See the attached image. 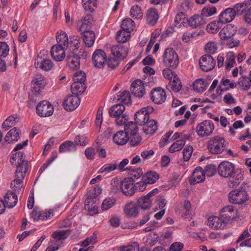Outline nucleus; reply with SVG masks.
Segmentation results:
<instances>
[{"label":"nucleus","mask_w":251,"mask_h":251,"mask_svg":"<svg viewBox=\"0 0 251 251\" xmlns=\"http://www.w3.org/2000/svg\"><path fill=\"white\" fill-rule=\"evenodd\" d=\"M217 171L221 176L231 178L227 183L231 188L237 186L243 179L241 171L235 169L234 165L229 161H224L220 163Z\"/></svg>","instance_id":"f03ea898"},{"label":"nucleus","mask_w":251,"mask_h":251,"mask_svg":"<svg viewBox=\"0 0 251 251\" xmlns=\"http://www.w3.org/2000/svg\"><path fill=\"white\" fill-rule=\"evenodd\" d=\"M188 22L189 25L193 28L202 27L207 22L201 13L200 15H195L192 16Z\"/></svg>","instance_id":"a878e982"},{"label":"nucleus","mask_w":251,"mask_h":251,"mask_svg":"<svg viewBox=\"0 0 251 251\" xmlns=\"http://www.w3.org/2000/svg\"><path fill=\"white\" fill-rule=\"evenodd\" d=\"M199 65L202 71L208 72L214 68L216 61L211 55L205 54L201 57Z\"/></svg>","instance_id":"1a4fd4ad"},{"label":"nucleus","mask_w":251,"mask_h":251,"mask_svg":"<svg viewBox=\"0 0 251 251\" xmlns=\"http://www.w3.org/2000/svg\"><path fill=\"white\" fill-rule=\"evenodd\" d=\"M130 16L135 19H139L143 16L140 7L137 5L133 6L130 11Z\"/></svg>","instance_id":"680f3d73"},{"label":"nucleus","mask_w":251,"mask_h":251,"mask_svg":"<svg viewBox=\"0 0 251 251\" xmlns=\"http://www.w3.org/2000/svg\"><path fill=\"white\" fill-rule=\"evenodd\" d=\"M217 13L216 8L212 5L206 6L203 7L201 11V14L202 16L205 18L207 22L208 21V17L211 16Z\"/></svg>","instance_id":"79ce46f5"},{"label":"nucleus","mask_w":251,"mask_h":251,"mask_svg":"<svg viewBox=\"0 0 251 251\" xmlns=\"http://www.w3.org/2000/svg\"><path fill=\"white\" fill-rule=\"evenodd\" d=\"M113 140L116 144L122 146L128 141V135L124 131H119L113 135Z\"/></svg>","instance_id":"7c9ffc66"},{"label":"nucleus","mask_w":251,"mask_h":251,"mask_svg":"<svg viewBox=\"0 0 251 251\" xmlns=\"http://www.w3.org/2000/svg\"><path fill=\"white\" fill-rule=\"evenodd\" d=\"M214 129L213 122L210 120H205L197 125L196 131L199 136L203 137L211 135Z\"/></svg>","instance_id":"39448f33"},{"label":"nucleus","mask_w":251,"mask_h":251,"mask_svg":"<svg viewBox=\"0 0 251 251\" xmlns=\"http://www.w3.org/2000/svg\"><path fill=\"white\" fill-rule=\"evenodd\" d=\"M117 97L118 100H121L122 103L121 104L124 105L125 104H130L131 103L130 93L127 91L119 92V94L117 95Z\"/></svg>","instance_id":"49530a36"},{"label":"nucleus","mask_w":251,"mask_h":251,"mask_svg":"<svg viewBox=\"0 0 251 251\" xmlns=\"http://www.w3.org/2000/svg\"><path fill=\"white\" fill-rule=\"evenodd\" d=\"M97 0H82V5L86 11L92 12L94 10Z\"/></svg>","instance_id":"13d9d810"},{"label":"nucleus","mask_w":251,"mask_h":251,"mask_svg":"<svg viewBox=\"0 0 251 251\" xmlns=\"http://www.w3.org/2000/svg\"><path fill=\"white\" fill-rule=\"evenodd\" d=\"M225 139L217 135L210 138L207 142V149L213 154L221 153L226 147Z\"/></svg>","instance_id":"7ed1b4c3"},{"label":"nucleus","mask_w":251,"mask_h":251,"mask_svg":"<svg viewBox=\"0 0 251 251\" xmlns=\"http://www.w3.org/2000/svg\"><path fill=\"white\" fill-rule=\"evenodd\" d=\"M76 145L72 141H66L61 144L59 146V151L65 152L75 151Z\"/></svg>","instance_id":"09e8293b"},{"label":"nucleus","mask_w":251,"mask_h":251,"mask_svg":"<svg viewBox=\"0 0 251 251\" xmlns=\"http://www.w3.org/2000/svg\"><path fill=\"white\" fill-rule=\"evenodd\" d=\"M120 63V58L116 56H110L107 60V65L111 69H114L118 67Z\"/></svg>","instance_id":"0e129e2a"},{"label":"nucleus","mask_w":251,"mask_h":251,"mask_svg":"<svg viewBox=\"0 0 251 251\" xmlns=\"http://www.w3.org/2000/svg\"><path fill=\"white\" fill-rule=\"evenodd\" d=\"M111 50L114 56H116L121 59H124L128 53L127 48L122 45L113 46L111 49Z\"/></svg>","instance_id":"b1692460"},{"label":"nucleus","mask_w":251,"mask_h":251,"mask_svg":"<svg viewBox=\"0 0 251 251\" xmlns=\"http://www.w3.org/2000/svg\"><path fill=\"white\" fill-rule=\"evenodd\" d=\"M126 169L128 171V175L131 178V180H134V179H138L143 176V172L141 168H133L132 167L127 168Z\"/></svg>","instance_id":"a19ab883"},{"label":"nucleus","mask_w":251,"mask_h":251,"mask_svg":"<svg viewBox=\"0 0 251 251\" xmlns=\"http://www.w3.org/2000/svg\"><path fill=\"white\" fill-rule=\"evenodd\" d=\"M236 30L233 26L227 25L220 31L219 35L222 40H226L232 38L235 34Z\"/></svg>","instance_id":"cd10ccee"},{"label":"nucleus","mask_w":251,"mask_h":251,"mask_svg":"<svg viewBox=\"0 0 251 251\" xmlns=\"http://www.w3.org/2000/svg\"><path fill=\"white\" fill-rule=\"evenodd\" d=\"M115 203V200L112 198L105 199L101 205V209L102 210H107L111 208Z\"/></svg>","instance_id":"338daca9"},{"label":"nucleus","mask_w":251,"mask_h":251,"mask_svg":"<svg viewBox=\"0 0 251 251\" xmlns=\"http://www.w3.org/2000/svg\"><path fill=\"white\" fill-rule=\"evenodd\" d=\"M205 87V85L202 79H198L193 83V89L197 92H202Z\"/></svg>","instance_id":"052dcab7"},{"label":"nucleus","mask_w":251,"mask_h":251,"mask_svg":"<svg viewBox=\"0 0 251 251\" xmlns=\"http://www.w3.org/2000/svg\"><path fill=\"white\" fill-rule=\"evenodd\" d=\"M11 187L14 188V192L9 191L5 194L3 202L8 208H12L14 207L17 203L18 198L16 193H20V192H23L24 190V187L23 189L19 190H16L15 187Z\"/></svg>","instance_id":"f8f14e48"},{"label":"nucleus","mask_w":251,"mask_h":251,"mask_svg":"<svg viewBox=\"0 0 251 251\" xmlns=\"http://www.w3.org/2000/svg\"><path fill=\"white\" fill-rule=\"evenodd\" d=\"M205 174L204 170L201 167H197L193 171L190 183L191 184H195L201 182L205 179Z\"/></svg>","instance_id":"5701e85b"},{"label":"nucleus","mask_w":251,"mask_h":251,"mask_svg":"<svg viewBox=\"0 0 251 251\" xmlns=\"http://www.w3.org/2000/svg\"><path fill=\"white\" fill-rule=\"evenodd\" d=\"M251 4V0L245 1L243 2L237 3L234 5V8H232L234 10L235 15L236 14L241 15L246 13V11L250 8Z\"/></svg>","instance_id":"f704fd0d"},{"label":"nucleus","mask_w":251,"mask_h":251,"mask_svg":"<svg viewBox=\"0 0 251 251\" xmlns=\"http://www.w3.org/2000/svg\"><path fill=\"white\" fill-rule=\"evenodd\" d=\"M217 170L216 166L212 164L207 165L205 166L204 171L205 176L208 177L213 176L216 174Z\"/></svg>","instance_id":"69168bd1"},{"label":"nucleus","mask_w":251,"mask_h":251,"mask_svg":"<svg viewBox=\"0 0 251 251\" xmlns=\"http://www.w3.org/2000/svg\"><path fill=\"white\" fill-rule=\"evenodd\" d=\"M19 116L14 114L9 116L2 123V128L7 130L19 122Z\"/></svg>","instance_id":"2f4dec72"},{"label":"nucleus","mask_w":251,"mask_h":251,"mask_svg":"<svg viewBox=\"0 0 251 251\" xmlns=\"http://www.w3.org/2000/svg\"><path fill=\"white\" fill-rule=\"evenodd\" d=\"M143 130L146 134H152L157 129V122L154 120H149L143 125Z\"/></svg>","instance_id":"473e14b6"},{"label":"nucleus","mask_w":251,"mask_h":251,"mask_svg":"<svg viewBox=\"0 0 251 251\" xmlns=\"http://www.w3.org/2000/svg\"><path fill=\"white\" fill-rule=\"evenodd\" d=\"M94 23V20L92 15H87L82 18V21L80 22L77 26H79V31H84L90 28L92 25Z\"/></svg>","instance_id":"c85d7f7f"},{"label":"nucleus","mask_w":251,"mask_h":251,"mask_svg":"<svg viewBox=\"0 0 251 251\" xmlns=\"http://www.w3.org/2000/svg\"><path fill=\"white\" fill-rule=\"evenodd\" d=\"M150 96L152 101L157 104L163 103L166 99V93L161 88L153 89L151 92Z\"/></svg>","instance_id":"2eb2a0df"},{"label":"nucleus","mask_w":251,"mask_h":251,"mask_svg":"<svg viewBox=\"0 0 251 251\" xmlns=\"http://www.w3.org/2000/svg\"><path fill=\"white\" fill-rule=\"evenodd\" d=\"M34 65L37 69H40L45 72L50 71L54 66L50 59L42 58L40 57L39 55L35 59Z\"/></svg>","instance_id":"a211bd4d"},{"label":"nucleus","mask_w":251,"mask_h":251,"mask_svg":"<svg viewBox=\"0 0 251 251\" xmlns=\"http://www.w3.org/2000/svg\"><path fill=\"white\" fill-rule=\"evenodd\" d=\"M152 200L147 198L145 196L140 197L137 201V205L143 209H148L151 205Z\"/></svg>","instance_id":"c03bdc74"},{"label":"nucleus","mask_w":251,"mask_h":251,"mask_svg":"<svg viewBox=\"0 0 251 251\" xmlns=\"http://www.w3.org/2000/svg\"><path fill=\"white\" fill-rule=\"evenodd\" d=\"M86 88L85 83L74 82L71 85V91L73 95L78 96L85 91Z\"/></svg>","instance_id":"58836bf2"},{"label":"nucleus","mask_w":251,"mask_h":251,"mask_svg":"<svg viewBox=\"0 0 251 251\" xmlns=\"http://www.w3.org/2000/svg\"><path fill=\"white\" fill-rule=\"evenodd\" d=\"M235 17L234 10L231 8H228L222 11L219 15V22L224 25L231 22Z\"/></svg>","instance_id":"aec40b11"},{"label":"nucleus","mask_w":251,"mask_h":251,"mask_svg":"<svg viewBox=\"0 0 251 251\" xmlns=\"http://www.w3.org/2000/svg\"><path fill=\"white\" fill-rule=\"evenodd\" d=\"M67 34L63 31L58 32L56 35V40L57 42V45L63 46L68 48L69 41Z\"/></svg>","instance_id":"ea45409f"},{"label":"nucleus","mask_w":251,"mask_h":251,"mask_svg":"<svg viewBox=\"0 0 251 251\" xmlns=\"http://www.w3.org/2000/svg\"><path fill=\"white\" fill-rule=\"evenodd\" d=\"M185 145L184 140L180 139L176 140L169 148V151L171 153L179 151L181 150Z\"/></svg>","instance_id":"6e6d98bb"},{"label":"nucleus","mask_w":251,"mask_h":251,"mask_svg":"<svg viewBox=\"0 0 251 251\" xmlns=\"http://www.w3.org/2000/svg\"><path fill=\"white\" fill-rule=\"evenodd\" d=\"M130 32L121 29L116 34V39L120 43H126L130 38Z\"/></svg>","instance_id":"37998d69"},{"label":"nucleus","mask_w":251,"mask_h":251,"mask_svg":"<svg viewBox=\"0 0 251 251\" xmlns=\"http://www.w3.org/2000/svg\"><path fill=\"white\" fill-rule=\"evenodd\" d=\"M168 86L174 92H178L181 89V82L179 78L176 76L173 80H170Z\"/></svg>","instance_id":"603ef678"},{"label":"nucleus","mask_w":251,"mask_h":251,"mask_svg":"<svg viewBox=\"0 0 251 251\" xmlns=\"http://www.w3.org/2000/svg\"><path fill=\"white\" fill-rule=\"evenodd\" d=\"M24 153L18 151L13 154L10 158L12 165L18 163L17 169L15 171V178L11 183V185L15 187L16 190L23 189V180L28 170V162L23 159Z\"/></svg>","instance_id":"f257e3e1"},{"label":"nucleus","mask_w":251,"mask_h":251,"mask_svg":"<svg viewBox=\"0 0 251 251\" xmlns=\"http://www.w3.org/2000/svg\"><path fill=\"white\" fill-rule=\"evenodd\" d=\"M164 65L170 68L176 69L178 65V56L175 50L171 48H166L162 55Z\"/></svg>","instance_id":"20e7f679"},{"label":"nucleus","mask_w":251,"mask_h":251,"mask_svg":"<svg viewBox=\"0 0 251 251\" xmlns=\"http://www.w3.org/2000/svg\"><path fill=\"white\" fill-rule=\"evenodd\" d=\"M134 22L129 18H127L123 21L121 28L123 30H126L131 32V30H133Z\"/></svg>","instance_id":"4d7b16f0"},{"label":"nucleus","mask_w":251,"mask_h":251,"mask_svg":"<svg viewBox=\"0 0 251 251\" xmlns=\"http://www.w3.org/2000/svg\"><path fill=\"white\" fill-rule=\"evenodd\" d=\"M223 25L219 22V19L217 21H213L208 24L206 27V29L209 33H215L221 28Z\"/></svg>","instance_id":"3c124183"},{"label":"nucleus","mask_w":251,"mask_h":251,"mask_svg":"<svg viewBox=\"0 0 251 251\" xmlns=\"http://www.w3.org/2000/svg\"><path fill=\"white\" fill-rule=\"evenodd\" d=\"M87 55V52L83 51V54L81 55L82 57L85 58ZM80 56V54L77 55L73 52L68 54L66 58L68 66L73 70L78 69L80 66V59L81 58Z\"/></svg>","instance_id":"ddd939ff"},{"label":"nucleus","mask_w":251,"mask_h":251,"mask_svg":"<svg viewBox=\"0 0 251 251\" xmlns=\"http://www.w3.org/2000/svg\"><path fill=\"white\" fill-rule=\"evenodd\" d=\"M106 54L102 50H96L92 56V63L94 66L97 68H102L104 67L106 60Z\"/></svg>","instance_id":"6e6552de"},{"label":"nucleus","mask_w":251,"mask_h":251,"mask_svg":"<svg viewBox=\"0 0 251 251\" xmlns=\"http://www.w3.org/2000/svg\"><path fill=\"white\" fill-rule=\"evenodd\" d=\"M83 34V41L86 46L92 47L95 40V34L92 30L89 29L81 31Z\"/></svg>","instance_id":"c756f323"},{"label":"nucleus","mask_w":251,"mask_h":251,"mask_svg":"<svg viewBox=\"0 0 251 251\" xmlns=\"http://www.w3.org/2000/svg\"><path fill=\"white\" fill-rule=\"evenodd\" d=\"M125 110V107L123 104H118L110 108L109 114L111 117L116 118L124 114Z\"/></svg>","instance_id":"4c0bfd02"},{"label":"nucleus","mask_w":251,"mask_h":251,"mask_svg":"<svg viewBox=\"0 0 251 251\" xmlns=\"http://www.w3.org/2000/svg\"><path fill=\"white\" fill-rule=\"evenodd\" d=\"M101 191L100 187L96 186L87 193V198L85 201V204L86 208H87L88 210H92V208L89 206L90 204L93 201V199H95V202L98 201V197L100 194Z\"/></svg>","instance_id":"6ab92c4d"},{"label":"nucleus","mask_w":251,"mask_h":251,"mask_svg":"<svg viewBox=\"0 0 251 251\" xmlns=\"http://www.w3.org/2000/svg\"><path fill=\"white\" fill-rule=\"evenodd\" d=\"M80 99L75 95H68L63 101V106L67 111H73L79 105Z\"/></svg>","instance_id":"9b49d317"},{"label":"nucleus","mask_w":251,"mask_h":251,"mask_svg":"<svg viewBox=\"0 0 251 251\" xmlns=\"http://www.w3.org/2000/svg\"><path fill=\"white\" fill-rule=\"evenodd\" d=\"M71 233L70 229L56 231L52 233V237L56 240L66 239Z\"/></svg>","instance_id":"864d4df0"},{"label":"nucleus","mask_w":251,"mask_h":251,"mask_svg":"<svg viewBox=\"0 0 251 251\" xmlns=\"http://www.w3.org/2000/svg\"><path fill=\"white\" fill-rule=\"evenodd\" d=\"M124 210L125 214L129 218L135 217L139 214V207L132 201L125 205Z\"/></svg>","instance_id":"bb28decb"},{"label":"nucleus","mask_w":251,"mask_h":251,"mask_svg":"<svg viewBox=\"0 0 251 251\" xmlns=\"http://www.w3.org/2000/svg\"><path fill=\"white\" fill-rule=\"evenodd\" d=\"M149 119V112L145 107L136 112L134 115L135 123L139 125H145L146 123L148 122Z\"/></svg>","instance_id":"4be33fe9"},{"label":"nucleus","mask_w":251,"mask_h":251,"mask_svg":"<svg viewBox=\"0 0 251 251\" xmlns=\"http://www.w3.org/2000/svg\"><path fill=\"white\" fill-rule=\"evenodd\" d=\"M74 82L85 83L86 81V74L82 71L75 73L73 76Z\"/></svg>","instance_id":"e2e57ef3"},{"label":"nucleus","mask_w":251,"mask_h":251,"mask_svg":"<svg viewBox=\"0 0 251 251\" xmlns=\"http://www.w3.org/2000/svg\"><path fill=\"white\" fill-rule=\"evenodd\" d=\"M220 216L227 224L237 217V210L232 205H227L223 208Z\"/></svg>","instance_id":"4468645a"},{"label":"nucleus","mask_w":251,"mask_h":251,"mask_svg":"<svg viewBox=\"0 0 251 251\" xmlns=\"http://www.w3.org/2000/svg\"><path fill=\"white\" fill-rule=\"evenodd\" d=\"M130 91L135 97L142 98L145 94L144 83L140 79L135 80L131 85Z\"/></svg>","instance_id":"f3484780"},{"label":"nucleus","mask_w":251,"mask_h":251,"mask_svg":"<svg viewBox=\"0 0 251 251\" xmlns=\"http://www.w3.org/2000/svg\"><path fill=\"white\" fill-rule=\"evenodd\" d=\"M238 85L243 91L248 90L251 86V80L247 76H243L239 78Z\"/></svg>","instance_id":"de8ad7c7"},{"label":"nucleus","mask_w":251,"mask_h":251,"mask_svg":"<svg viewBox=\"0 0 251 251\" xmlns=\"http://www.w3.org/2000/svg\"><path fill=\"white\" fill-rule=\"evenodd\" d=\"M136 123L129 122L124 126V132L128 136L132 134L137 133L138 128Z\"/></svg>","instance_id":"a18cd8bd"},{"label":"nucleus","mask_w":251,"mask_h":251,"mask_svg":"<svg viewBox=\"0 0 251 251\" xmlns=\"http://www.w3.org/2000/svg\"><path fill=\"white\" fill-rule=\"evenodd\" d=\"M158 178L159 175L154 171L147 172L142 177V180L146 181L148 185L154 183Z\"/></svg>","instance_id":"c9c22d12"},{"label":"nucleus","mask_w":251,"mask_h":251,"mask_svg":"<svg viewBox=\"0 0 251 251\" xmlns=\"http://www.w3.org/2000/svg\"><path fill=\"white\" fill-rule=\"evenodd\" d=\"M134 182L131 178H125L121 182L120 188L124 195L130 197L135 194Z\"/></svg>","instance_id":"9d476101"},{"label":"nucleus","mask_w":251,"mask_h":251,"mask_svg":"<svg viewBox=\"0 0 251 251\" xmlns=\"http://www.w3.org/2000/svg\"><path fill=\"white\" fill-rule=\"evenodd\" d=\"M208 222L209 226L216 229H223L226 225V223L221 216L210 217L208 218Z\"/></svg>","instance_id":"393cba45"},{"label":"nucleus","mask_w":251,"mask_h":251,"mask_svg":"<svg viewBox=\"0 0 251 251\" xmlns=\"http://www.w3.org/2000/svg\"><path fill=\"white\" fill-rule=\"evenodd\" d=\"M69 41V44L68 48H69L70 51H74L76 49H77L79 47V42L77 39V38L74 36L73 37H70Z\"/></svg>","instance_id":"bf43d9fd"},{"label":"nucleus","mask_w":251,"mask_h":251,"mask_svg":"<svg viewBox=\"0 0 251 251\" xmlns=\"http://www.w3.org/2000/svg\"><path fill=\"white\" fill-rule=\"evenodd\" d=\"M147 21L151 25H154L157 22L159 16L156 9L151 8L147 12Z\"/></svg>","instance_id":"e433bc0d"},{"label":"nucleus","mask_w":251,"mask_h":251,"mask_svg":"<svg viewBox=\"0 0 251 251\" xmlns=\"http://www.w3.org/2000/svg\"><path fill=\"white\" fill-rule=\"evenodd\" d=\"M228 197L229 201L235 204H241L248 200L247 192L244 190H232L229 193Z\"/></svg>","instance_id":"423d86ee"},{"label":"nucleus","mask_w":251,"mask_h":251,"mask_svg":"<svg viewBox=\"0 0 251 251\" xmlns=\"http://www.w3.org/2000/svg\"><path fill=\"white\" fill-rule=\"evenodd\" d=\"M20 130L18 128L14 127L9 131L5 137V141L10 143L12 141H17L20 138Z\"/></svg>","instance_id":"72a5a7b5"},{"label":"nucleus","mask_w":251,"mask_h":251,"mask_svg":"<svg viewBox=\"0 0 251 251\" xmlns=\"http://www.w3.org/2000/svg\"><path fill=\"white\" fill-rule=\"evenodd\" d=\"M121 251H139V246L137 242H133L130 245L121 247Z\"/></svg>","instance_id":"774afa93"},{"label":"nucleus","mask_w":251,"mask_h":251,"mask_svg":"<svg viewBox=\"0 0 251 251\" xmlns=\"http://www.w3.org/2000/svg\"><path fill=\"white\" fill-rule=\"evenodd\" d=\"M46 81L45 77L41 74H36L31 83V88L33 92L35 94H37L39 93L41 89L44 88L46 84Z\"/></svg>","instance_id":"dca6fc26"},{"label":"nucleus","mask_w":251,"mask_h":251,"mask_svg":"<svg viewBox=\"0 0 251 251\" xmlns=\"http://www.w3.org/2000/svg\"><path fill=\"white\" fill-rule=\"evenodd\" d=\"M236 56L233 52H228L226 55V69L229 71L235 63Z\"/></svg>","instance_id":"8fccbe9b"},{"label":"nucleus","mask_w":251,"mask_h":251,"mask_svg":"<svg viewBox=\"0 0 251 251\" xmlns=\"http://www.w3.org/2000/svg\"><path fill=\"white\" fill-rule=\"evenodd\" d=\"M65 48H66L59 45L53 46L50 50L52 58L56 61H62L65 56Z\"/></svg>","instance_id":"412c9836"},{"label":"nucleus","mask_w":251,"mask_h":251,"mask_svg":"<svg viewBox=\"0 0 251 251\" xmlns=\"http://www.w3.org/2000/svg\"><path fill=\"white\" fill-rule=\"evenodd\" d=\"M129 144L130 146L136 147L138 146L141 141V137L138 133L132 134L128 136Z\"/></svg>","instance_id":"5fc2aeb1"},{"label":"nucleus","mask_w":251,"mask_h":251,"mask_svg":"<svg viewBox=\"0 0 251 251\" xmlns=\"http://www.w3.org/2000/svg\"><path fill=\"white\" fill-rule=\"evenodd\" d=\"M36 112L40 117H49L53 114V107L50 102L43 100L38 104L36 107Z\"/></svg>","instance_id":"0eeeda50"}]
</instances>
